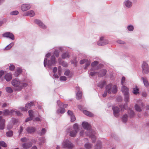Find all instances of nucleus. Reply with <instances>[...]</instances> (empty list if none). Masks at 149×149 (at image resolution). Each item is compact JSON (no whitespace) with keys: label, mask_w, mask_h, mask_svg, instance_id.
Instances as JSON below:
<instances>
[{"label":"nucleus","mask_w":149,"mask_h":149,"mask_svg":"<svg viewBox=\"0 0 149 149\" xmlns=\"http://www.w3.org/2000/svg\"><path fill=\"white\" fill-rule=\"evenodd\" d=\"M82 125L83 127L86 130L85 133L84 130H82L80 133L81 136H83L84 134L86 136H89L92 140L93 143H94L96 140V138L95 136L91 133L92 130L91 129V126L86 122H84L82 123Z\"/></svg>","instance_id":"obj_1"},{"label":"nucleus","mask_w":149,"mask_h":149,"mask_svg":"<svg viewBox=\"0 0 149 149\" xmlns=\"http://www.w3.org/2000/svg\"><path fill=\"white\" fill-rule=\"evenodd\" d=\"M11 84L15 87L17 88V90H21L23 87H26L27 84L24 81H19L18 79H15L11 82Z\"/></svg>","instance_id":"obj_2"},{"label":"nucleus","mask_w":149,"mask_h":149,"mask_svg":"<svg viewBox=\"0 0 149 149\" xmlns=\"http://www.w3.org/2000/svg\"><path fill=\"white\" fill-rule=\"evenodd\" d=\"M117 87L115 85L109 84L106 87V90L109 94L115 93L117 91Z\"/></svg>","instance_id":"obj_3"},{"label":"nucleus","mask_w":149,"mask_h":149,"mask_svg":"<svg viewBox=\"0 0 149 149\" xmlns=\"http://www.w3.org/2000/svg\"><path fill=\"white\" fill-rule=\"evenodd\" d=\"M57 103L58 105L60 107V108L57 110V113L58 114L59 113H64L65 112V108L67 107V104H64L59 100L57 101Z\"/></svg>","instance_id":"obj_4"},{"label":"nucleus","mask_w":149,"mask_h":149,"mask_svg":"<svg viewBox=\"0 0 149 149\" xmlns=\"http://www.w3.org/2000/svg\"><path fill=\"white\" fill-rule=\"evenodd\" d=\"M138 103L135 105V110L141 112L142 111L144 107V105L141 100H139L137 101Z\"/></svg>","instance_id":"obj_5"},{"label":"nucleus","mask_w":149,"mask_h":149,"mask_svg":"<svg viewBox=\"0 0 149 149\" xmlns=\"http://www.w3.org/2000/svg\"><path fill=\"white\" fill-rule=\"evenodd\" d=\"M62 146L64 148L71 149L73 147V145L70 141L67 139L64 141L62 143Z\"/></svg>","instance_id":"obj_6"},{"label":"nucleus","mask_w":149,"mask_h":149,"mask_svg":"<svg viewBox=\"0 0 149 149\" xmlns=\"http://www.w3.org/2000/svg\"><path fill=\"white\" fill-rule=\"evenodd\" d=\"M142 72L143 74H146L149 72L148 65L147 63L143 62L142 65Z\"/></svg>","instance_id":"obj_7"},{"label":"nucleus","mask_w":149,"mask_h":149,"mask_svg":"<svg viewBox=\"0 0 149 149\" xmlns=\"http://www.w3.org/2000/svg\"><path fill=\"white\" fill-rule=\"evenodd\" d=\"M56 61L54 56H51L50 60L48 62L47 65L49 68H50L52 65H54L56 64Z\"/></svg>","instance_id":"obj_8"},{"label":"nucleus","mask_w":149,"mask_h":149,"mask_svg":"<svg viewBox=\"0 0 149 149\" xmlns=\"http://www.w3.org/2000/svg\"><path fill=\"white\" fill-rule=\"evenodd\" d=\"M31 7V5L30 4L25 3L22 4L21 8V10L24 12L30 9Z\"/></svg>","instance_id":"obj_9"},{"label":"nucleus","mask_w":149,"mask_h":149,"mask_svg":"<svg viewBox=\"0 0 149 149\" xmlns=\"http://www.w3.org/2000/svg\"><path fill=\"white\" fill-rule=\"evenodd\" d=\"M67 133H70V136L72 137H74L76 136L77 132L72 130L71 127H69L66 130Z\"/></svg>","instance_id":"obj_10"},{"label":"nucleus","mask_w":149,"mask_h":149,"mask_svg":"<svg viewBox=\"0 0 149 149\" xmlns=\"http://www.w3.org/2000/svg\"><path fill=\"white\" fill-rule=\"evenodd\" d=\"M108 43V41L107 40H104L103 37H101L100 40L97 42V44L98 45L102 46L105 45Z\"/></svg>","instance_id":"obj_11"},{"label":"nucleus","mask_w":149,"mask_h":149,"mask_svg":"<svg viewBox=\"0 0 149 149\" xmlns=\"http://www.w3.org/2000/svg\"><path fill=\"white\" fill-rule=\"evenodd\" d=\"M114 115L116 117H118L119 115V109L116 106H113L112 107Z\"/></svg>","instance_id":"obj_12"},{"label":"nucleus","mask_w":149,"mask_h":149,"mask_svg":"<svg viewBox=\"0 0 149 149\" xmlns=\"http://www.w3.org/2000/svg\"><path fill=\"white\" fill-rule=\"evenodd\" d=\"M3 36L5 37L9 38L12 40L14 39V36L13 34L10 32H7L3 34Z\"/></svg>","instance_id":"obj_13"},{"label":"nucleus","mask_w":149,"mask_h":149,"mask_svg":"<svg viewBox=\"0 0 149 149\" xmlns=\"http://www.w3.org/2000/svg\"><path fill=\"white\" fill-rule=\"evenodd\" d=\"M5 120L4 119H3L1 116H0V129L3 130L5 127Z\"/></svg>","instance_id":"obj_14"},{"label":"nucleus","mask_w":149,"mask_h":149,"mask_svg":"<svg viewBox=\"0 0 149 149\" xmlns=\"http://www.w3.org/2000/svg\"><path fill=\"white\" fill-rule=\"evenodd\" d=\"M26 130L28 133L32 134L36 131V129L35 127L31 126L27 127Z\"/></svg>","instance_id":"obj_15"},{"label":"nucleus","mask_w":149,"mask_h":149,"mask_svg":"<svg viewBox=\"0 0 149 149\" xmlns=\"http://www.w3.org/2000/svg\"><path fill=\"white\" fill-rule=\"evenodd\" d=\"M80 63L81 64L85 63L86 66L85 67V69H86L90 65L91 61L87 59H83L80 61Z\"/></svg>","instance_id":"obj_16"},{"label":"nucleus","mask_w":149,"mask_h":149,"mask_svg":"<svg viewBox=\"0 0 149 149\" xmlns=\"http://www.w3.org/2000/svg\"><path fill=\"white\" fill-rule=\"evenodd\" d=\"M35 15V13H34V12L33 10H29L25 13L23 15L24 16H29L31 17H33Z\"/></svg>","instance_id":"obj_17"},{"label":"nucleus","mask_w":149,"mask_h":149,"mask_svg":"<svg viewBox=\"0 0 149 149\" xmlns=\"http://www.w3.org/2000/svg\"><path fill=\"white\" fill-rule=\"evenodd\" d=\"M121 90L124 95L128 94L129 91L128 88L125 86H122Z\"/></svg>","instance_id":"obj_18"},{"label":"nucleus","mask_w":149,"mask_h":149,"mask_svg":"<svg viewBox=\"0 0 149 149\" xmlns=\"http://www.w3.org/2000/svg\"><path fill=\"white\" fill-rule=\"evenodd\" d=\"M68 113L70 117L71 121L72 122L76 120V118L73 114L72 112L71 111L69 110L68 111Z\"/></svg>","instance_id":"obj_19"},{"label":"nucleus","mask_w":149,"mask_h":149,"mask_svg":"<svg viewBox=\"0 0 149 149\" xmlns=\"http://www.w3.org/2000/svg\"><path fill=\"white\" fill-rule=\"evenodd\" d=\"M79 87H76V90L78 91L76 94V98L77 99H80L82 96V94L81 91H79Z\"/></svg>","instance_id":"obj_20"},{"label":"nucleus","mask_w":149,"mask_h":149,"mask_svg":"<svg viewBox=\"0 0 149 149\" xmlns=\"http://www.w3.org/2000/svg\"><path fill=\"white\" fill-rule=\"evenodd\" d=\"M34 22L35 23L38 24L39 26L43 29H45L46 27L43 24L40 20L36 19L35 20Z\"/></svg>","instance_id":"obj_21"},{"label":"nucleus","mask_w":149,"mask_h":149,"mask_svg":"<svg viewBox=\"0 0 149 149\" xmlns=\"http://www.w3.org/2000/svg\"><path fill=\"white\" fill-rule=\"evenodd\" d=\"M124 5L127 8H130L132 6V2L129 0H127L124 2Z\"/></svg>","instance_id":"obj_22"},{"label":"nucleus","mask_w":149,"mask_h":149,"mask_svg":"<svg viewBox=\"0 0 149 149\" xmlns=\"http://www.w3.org/2000/svg\"><path fill=\"white\" fill-rule=\"evenodd\" d=\"M107 71L105 69H102L98 73V75L100 77L104 76L106 74Z\"/></svg>","instance_id":"obj_23"},{"label":"nucleus","mask_w":149,"mask_h":149,"mask_svg":"<svg viewBox=\"0 0 149 149\" xmlns=\"http://www.w3.org/2000/svg\"><path fill=\"white\" fill-rule=\"evenodd\" d=\"M32 146V143L31 142L29 143H25L22 144V146L24 148L28 149L31 147Z\"/></svg>","instance_id":"obj_24"},{"label":"nucleus","mask_w":149,"mask_h":149,"mask_svg":"<svg viewBox=\"0 0 149 149\" xmlns=\"http://www.w3.org/2000/svg\"><path fill=\"white\" fill-rule=\"evenodd\" d=\"M12 78V74L11 73H8L6 74L5 76V79L6 81H10Z\"/></svg>","instance_id":"obj_25"},{"label":"nucleus","mask_w":149,"mask_h":149,"mask_svg":"<svg viewBox=\"0 0 149 149\" xmlns=\"http://www.w3.org/2000/svg\"><path fill=\"white\" fill-rule=\"evenodd\" d=\"M139 89L138 88L137 86H135L133 88V93L134 95H137L139 93Z\"/></svg>","instance_id":"obj_26"},{"label":"nucleus","mask_w":149,"mask_h":149,"mask_svg":"<svg viewBox=\"0 0 149 149\" xmlns=\"http://www.w3.org/2000/svg\"><path fill=\"white\" fill-rule=\"evenodd\" d=\"M141 79L143 81L145 86L146 87H148L149 86V83L147 79L144 77H142Z\"/></svg>","instance_id":"obj_27"},{"label":"nucleus","mask_w":149,"mask_h":149,"mask_svg":"<svg viewBox=\"0 0 149 149\" xmlns=\"http://www.w3.org/2000/svg\"><path fill=\"white\" fill-rule=\"evenodd\" d=\"M98 63L97 61H95L92 63L91 66L93 67L91 69V70L93 71L95 70V67L97 65Z\"/></svg>","instance_id":"obj_28"},{"label":"nucleus","mask_w":149,"mask_h":149,"mask_svg":"<svg viewBox=\"0 0 149 149\" xmlns=\"http://www.w3.org/2000/svg\"><path fill=\"white\" fill-rule=\"evenodd\" d=\"M101 143L100 141H98L97 143L95 146V149H101Z\"/></svg>","instance_id":"obj_29"},{"label":"nucleus","mask_w":149,"mask_h":149,"mask_svg":"<svg viewBox=\"0 0 149 149\" xmlns=\"http://www.w3.org/2000/svg\"><path fill=\"white\" fill-rule=\"evenodd\" d=\"M83 113L85 114L90 117H93L94 116L93 114L86 110H84Z\"/></svg>","instance_id":"obj_30"},{"label":"nucleus","mask_w":149,"mask_h":149,"mask_svg":"<svg viewBox=\"0 0 149 149\" xmlns=\"http://www.w3.org/2000/svg\"><path fill=\"white\" fill-rule=\"evenodd\" d=\"M84 146L86 149H91L92 148L93 145L90 143H88L85 144Z\"/></svg>","instance_id":"obj_31"},{"label":"nucleus","mask_w":149,"mask_h":149,"mask_svg":"<svg viewBox=\"0 0 149 149\" xmlns=\"http://www.w3.org/2000/svg\"><path fill=\"white\" fill-rule=\"evenodd\" d=\"M106 84V81H100L98 84V86L101 88H102Z\"/></svg>","instance_id":"obj_32"},{"label":"nucleus","mask_w":149,"mask_h":149,"mask_svg":"<svg viewBox=\"0 0 149 149\" xmlns=\"http://www.w3.org/2000/svg\"><path fill=\"white\" fill-rule=\"evenodd\" d=\"M57 68L56 67H55L54 68L53 70V72L54 73V74H53L54 77L55 78H58V76L57 74H56V72L57 71Z\"/></svg>","instance_id":"obj_33"},{"label":"nucleus","mask_w":149,"mask_h":149,"mask_svg":"<svg viewBox=\"0 0 149 149\" xmlns=\"http://www.w3.org/2000/svg\"><path fill=\"white\" fill-rule=\"evenodd\" d=\"M22 72V70L20 68H17L14 73V75L16 76H17Z\"/></svg>","instance_id":"obj_34"},{"label":"nucleus","mask_w":149,"mask_h":149,"mask_svg":"<svg viewBox=\"0 0 149 149\" xmlns=\"http://www.w3.org/2000/svg\"><path fill=\"white\" fill-rule=\"evenodd\" d=\"M69 57L70 55L68 52L64 53L62 54V58H63L65 59Z\"/></svg>","instance_id":"obj_35"},{"label":"nucleus","mask_w":149,"mask_h":149,"mask_svg":"<svg viewBox=\"0 0 149 149\" xmlns=\"http://www.w3.org/2000/svg\"><path fill=\"white\" fill-rule=\"evenodd\" d=\"M3 113L5 116L10 115V110L8 109L4 110L3 112Z\"/></svg>","instance_id":"obj_36"},{"label":"nucleus","mask_w":149,"mask_h":149,"mask_svg":"<svg viewBox=\"0 0 149 149\" xmlns=\"http://www.w3.org/2000/svg\"><path fill=\"white\" fill-rule=\"evenodd\" d=\"M128 113L131 117H133L135 115V113L131 109H129L128 111Z\"/></svg>","instance_id":"obj_37"},{"label":"nucleus","mask_w":149,"mask_h":149,"mask_svg":"<svg viewBox=\"0 0 149 149\" xmlns=\"http://www.w3.org/2000/svg\"><path fill=\"white\" fill-rule=\"evenodd\" d=\"M46 129L45 128H43L41 132L38 133V134L40 136L44 135L46 133Z\"/></svg>","instance_id":"obj_38"},{"label":"nucleus","mask_w":149,"mask_h":149,"mask_svg":"<svg viewBox=\"0 0 149 149\" xmlns=\"http://www.w3.org/2000/svg\"><path fill=\"white\" fill-rule=\"evenodd\" d=\"M124 95L125 96L124 101L127 104L128 102L129 99V95L128 94Z\"/></svg>","instance_id":"obj_39"},{"label":"nucleus","mask_w":149,"mask_h":149,"mask_svg":"<svg viewBox=\"0 0 149 149\" xmlns=\"http://www.w3.org/2000/svg\"><path fill=\"white\" fill-rule=\"evenodd\" d=\"M73 128L74 129V130L78 132V130L79 129L78 125L77 123H75L73 125Z\"/></svg>","instance_id":"obj_40"},{"label":"nucleus","mask_w":149,"mask_h":149,"mask_svg":"<svg viewBox=\"0 0 149 149\" xmlns=\"http://www.w3.org/2000/svg\"><path fill=\"white\" fill-rule=\"evenodd\" d=\"M128 116L126 114L124 115L122 117V120L124 123L126 122L127 120Z\"/></svg>","instance_id":"obj_41"},{"label":"nucleus","mask_w":149,"mask_h":149,"mask_svg":"<svg viewBox=\"0 0 149 149\" xmlns=\"http://www.w3.org/2000/svg\"><path fill=\"white\" fill-rule=\"evenodd\" d=\"M6 90L8 93H11L13 92V90L11 88L9 87H7L6 88Z\"/></svg>","instance_id":"obj_42"},{"label":"nucleus","mask_w":149,"mask_h":149,"mask_svg":"<svg viewBox=\"0 0 149 149\" xmlns=\"http://www.w3.org/2000/svg\"><path fill=\"white\" fill-rule=\"evenodd\" d=\"M14 45V43L13 42H11L5 47V49H6L7 50L9 49H10Z\"/></svg>","instance_id":"obj_43"},{"label":"nucleus","mask_w":149,"mask_h":149,"mask_svg":"<svg viewBox=\"0 0 149 149\" xmlns=\"http://www.w3.org/2000/svg\"><path fill=\"white\" fill-rule=\"evenodd\" d=\"M13 134V132L11 131H9L6 132V134L8 137H10L12 136Z\"/></svg>","instance_id":"obj_44"},{"label":"nucleus","mask_w":149,"mask_h":149,"mask_svg":"<svg viewBox=\"0 0 149 149\" xmlns=\"http://www.w3.org/2000/svg\"><path fill=\"white\" fill-rule=\"evenodd\" d=\"M134 26L132 25H129L127 26V29L129 31H132L134 30Z\"/></svg>","instance_id":"obj_45"},{"label":"nucleus","mask_w":149,"mask_h":149,"mask_svg":"<svg viewBox=\"0 0 149 149\" xmlns=\"http://www.w3.org/2000/svg\"><path fill=\"white\" fill-rule=\"evenodd\" d=\"M39 140L40 141V143L39 144L41 145L42 144V143H44L45 142V138H41L39 139Z\"/></svg>","instance_id":"obj_46"},{"label":"nucleus","mask_w":149,"mask_h":149,"mask_svg":"<svg viewBox=\"0 0 149 149\" xmlns=\"http://www.w3.org/2000/svg\"><path fill=\"white\" fill-rule=\"evenodd\" d=\"M0 145L4 147H6L7 146V144L3 141H0Z\"/></svg>","instance_id":"obj_47"},{"label":"nucleus","mask_w":149,"mask_h":149,"mask_svg":"<svg viewBox=\"0 0 149 149\" xmlns=\"http://www.w3.org/2000/svg\"><path fill=\"white\" fill-rule=\"evenodd\" d=\"M18 121V120L15 118H12L10 121V122L13 124L17 123Z\"/></svg>","instance_id":"obj_48"},{"label":"nucleus","mask_w":149,"mask_h":149,"mask_svg":"<svg viewBox=\"0 0 149 149\" xmlns=\"http://www.w3.org/2000/svg\"><path fill=\"white\" fill-rule=\"evenodd\" d=\"M18 13L19 12L18 11L15 10L11 12L10 14L12 15H18Z\"/></svg>","instance_id":"obj_49"},{"label":"nucleus","mask_w":149,"mask_h":149,"mask_svg":"<svg viewBox=\"0 0 149 149\" xmlns=\"http://www.w3.org/2000/svg\"><path fill=\"white\" fill-rule=\"evenodd\" d=\"M29 116L32 117L33 118L34 115L33 114V111L31 110H30L29 111Z\"/></svg>","instance_id":"obj_50"},{"label":"nucleus","mask_w":149,"mask_h":149,"mask_svg":"<svg viewBox=\"0 0 149 149\" xmlns=\"http://www.w3.org/2000/svg\"><path fill=\"white\" fill-rule=\"evenodd\" d=\"M70 74V71L69 70H66L64 73V74L66 76H69Z\"/></svg>","instance_id":"obj_51"},{"label":"nucleus","mask_w":149,"mask_h":149,"mask_svg":"<svg viewBox=\"0 0 149 149\" xmlns=\"http://www.w3.org/2000/svg\"><path fill=\"white\" fill-rule=\"evenodd\" d=\"M60 79L61 81H65L66 80L67 78L65 76H62L60 77Z\"/></svg>","instance_id":"obj_52"},{"label":"nucleus","mask_w":149,"mask_h":149,"mask_svg":"<svg viewBox=\"0 0 149 149\" xmlns=\"http://www.w3.org/2000/svg\"><path fill=\"white\" fill-rule=\"evenodd\" d=\"M96 74H98V73L97 72H92L90 73V74L91 76H93L95 75Z\"/></svg>","instance_id":"obj_53"},{"label":"nucleus","mask_w":149,"mask_h":149,"mask_svg":"<svg viewBox=\"0 0 149 149\" xmlns=\"http://www.w3.org/2000/svg\"><path fill=\"white\" fill-rule=\"evenodd\" d=\"M127 107V104L125 105H122L120 106V108H121V110L122 111H123L124 109H125Z\"/></svg>","instance_id":"obj_54"},{"label":"nucleus","mask_w":149,"mask_h":149,"mask_svg":"<svg viewBox=\"0 0 149 149\" xmlns=\"http://www.w3.org/2000/svg\"><path fill=\"white\" fill-rule=\"evenodd\" d=\"M54 54L56 55V56L58 57L59 56V52L57 50H55L54 52Z\"/></svg>","instance_id":"obj_55"},{"label":"nucleus","mask_w":149,"mask_h":149,"mask_svg":"<svg viewBox=\"0 0 149 149\" xmlns=\"http://www.w3.org/2000/svg\"><path fill=\"white\" fill-rule=\"evenodd\" d=\"M33 119L32 117L29 116V117L27 118L25 120V122H27L30 120H32Z\"/></svg>","instance_id":"obj_56"},{"label":"nucleus","mask_w":149,"mask_h":149,"mask_svg":"<svg viewBox=\"0 0 149 149\" xmlns=\"http://www.w3.org/2000/svg\"><path fill=\"white\" fill-rule=\"evenodd\" d=\"M15 67L13 65H11L10 66L9 69L10 70H14Z\"/></svg>","instance_id":"obj_57"},{"label":"nucleus","mask_w":149,"mask_h":149,"mask_svg":"<svg viewBox=\"0 0 149 149\" xmlns=\"http://www.w3.org/2000/svg\"><path fill=\"white\" fill-rule=\"evenodd\" d=\"M62 65L64 67H66L68 66V64L65 62L63 61L61 63Z\"/></svg>","instance_id":"obj_58"},{"label":"nucleus","mask_w":149,"mask_h":149,"mask_svg":"<svg viewBox=\"0 0 149 149\" xmlns=\"http://www.w3.org/2000/svg\"><path fill=\"white\" fill-rule=\"evenodd\" d=\"M125 77H123L122 78V80H121V84L122 85V86H124V83L125 82Z\"/></svg>","instance_id":"obj_59"},{"label":"nucleus","mask_w":149,"mask_h":149,"mask_svg":"<svg viewBox=\"0 0 149 149\" xmlns=\"http://www.w3.org/2000/svg\"><path fill=\"white\" fill-rule=\"evenodd\" d=\"M27 139L26 137L22 138L21 139V141L23 142H26L27 141Z\"/></svg>","instance_id":"obj_60"},{"label":"nucleus","mask_w":149,"mask_h":149,"mask_svg":"<svg viewBox=\"0 0 149 149\" xmlns=\"http://www.w3.org/2000/svg\"><path fill=\"white\" fill-rule=\"evenodd\" d=\"M24 128L22 127V126H20V129H19V134H21V133L22 132V131H23V130H24Z\"/></svg>","instance_id":"obj_61"},{"label":"nucleus","mask_w":149,"mask_h":149,"mask_svg":"<svg viewBox=\"0 0 149 149\" xmlns=\"http://www.w3.org/2000/svg\"><path fill=\"white\" fill-rule=\"evenodd\" d=\"M15 109H12L10 110V115H11L13 114V113L15 112Z\"/></svg>","instance_id":"obj_62"},{"label":"nucleus","mask_w":149,"mask_h":149,"mask_svg":"<svg viewBox=\"0 0 149 149\" xmlns=\"http://www.w3.org/2000/svg\"><path fill=\"white\" fill-rule=\"evenodd\" d=\"M117 42L118 43H119L120 44H124L125 43V42L123 41H122L120 40H118L117 41Z\"/></svg>","instance_id":"obj_63"},{"label":"nucleus","mask_w":149,"mask_h":149,"mask_svg":"<svg viewBox=\"0 0 149 149\" xmlns=\"http://www.w3.org/2000/svg\"><path fill=\"white\" fill-rule=\"evenodd\" d=\"M142 95L143 97H146L147 96V94L146 92H143L142 93Z\"/></svg>","instance_id":"obj_64"}]
</instances>
